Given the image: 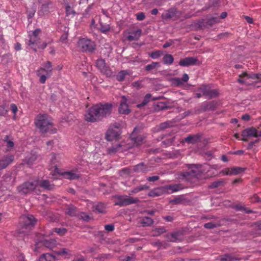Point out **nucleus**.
Instances as JSON below:
<instances>
[{
  "mask_svg": "<svg viewBox=\"0 0 261 261\" xmlns=\"http://www.w3.org/2000/svg\"><path fill=\"white\" fill-rule=\"evenodd\" d=\"M112 105L111 103L97 104L90 108L85 115L87 121L94 122L102 120L111 114Z\"/></svg>",
  "mask_w": 261,
  "mask_h": 261,
  "instance_id": "f257e3e1",
  "label": "nucleus"
},
{
  "mask_svg": "<svg viewBox=\"0 0 261 261\" xmlns=\"http://www.w3.org/2000/svg\"><path fill=\"white\" fill-rule=\"evenodd\" d=\"M36 126L42 133L50 132L55 133L56 129L53 128V123L51 119L46 114H39L35 120Z\"/></svg>",
  "mask_w": 261,
  "mask_h": 261,
  "instance_id": "f03ea898",
  "label": "nucleus"
},
{
  "mask_svg": "<svg viewBox=\"0 0 261 261\" xmlns=\"http://www.w3.org/2000/svg\"><path fill=\"white\" fill-rule=\"evenodd\" d=\"M53 69L51 62L47 61L42 64V67L37 70V75L40 77L39 81L41 83H45L46 79L52 75Z\"/></svg>",
  "mask_w": 261,
  "mask_h": 261,
  "instance_id": "7ed1b4c3",
  "label": "nucleus"
},
{
  "mask_svg": "<svg viewBox=\"0 0 261 261\" xmlns=\"http://www.w3.org/2000/svg\"><path fill=\"white\" fill-rule=\"evenodd\" d=\"M36 219L32 215H24L19 218V224L21 229H26V231L22 230L25 232L32 229L36 224Z\"/></svg>",
  "mask_w": 261,
  "mask_h": 261,
  "instance_id": "20e7f679",
  "label": "nucleus"
},
{
  "mask_svg": "<svg viewBox=\"0 0 261 261\" xmlns=\"http://www.w3.org/2000/svg\"><path fill=\"white\" fill-rule=\"evenodd\" d=\"M189 171L181 172L180 175L182 178L189 179L190 177H194L198 178L201 174L204 171L201 165H189Z\"/></svg>",
  "mask_w": 261,
  "mask_h": 261,
  "instance_id": "39448f33",
  "label": "nucleus"
},
{
  "mask_svg": "<svg viewBox=\"0 0 261 261\" xmlns=\"http://www.w3.org/2000/svg\"><path fill=\"white\" fill-rule=\"evenodd\" d=\"M37 180L34 179L24 182L17 187L19 193L22 194H27L32 191H38Z\"/></svg>",
  "mask_w": 261,
  "mask_h": 261,
  "instance_id": "423d86ee",
  "label": "nucleus"
},
{
  "mask_svg": "<svg viewBox=\"0 0 261 261\" xmlns=\"http://www.w3.org/2000/svg\"><path fill=\"white\" fill-rule=\"evenodd\" d=\"M114 198L115 205L119 206H124L137 203L139 201L137 198H134L127 195H117L115 196Z\"/></svg>",
  "mask_w": 261,
  "mask_h": 261,
  "instance_id": "0eeeda50",
  "label": "nucleus"
},
{
  "mask_svg": "<svg viewBox=\"0 0 261 261\" xmlns=\"http://www.w3.org/2000/svg\"><path fill=\"white\" fill-rule=\"evenodd\" d=\"M80 49L86 53H92L95 49L96 45L94 41L87 38L80 39L77 43Z\"/></svg>",
  "mask_w": 261,
  "mask_h": 261,
  "instance_id": "6e6552de",
  "label": "nucleus"
},
{
  "mask_svg": "<svg viewBox=\"0 0 261 261\" xmlns=\"http://www.w3.org/2000/svg\"><path fill=\"white\" fill-rule=\"evenodd\" d=\"M41 33V30L40 29H35L31 34L28 36L29 39H27L26 43L28 46H31L34 51H37L36 48H34L33 45L39 43L40 40L39 35Z\"/></svg>",
  "mask_w": 261,
  "mask_h": 261,
  "instance_id": "1a4fd4ad",
  "label": "nucleus"
},
{
  "mask_svg": "<svg viewBox=\"0 0 261 261\" xmlns=\"http://www.w3.org/2000/svg\"><path fill=\"white\" fill-rule=\"evenodd\" d=\"M242 136L241 140L247 142L248 141L247 137H253L255 138L261 137V130L258 131L254 127H249L243 130L242 132Z\"/></svg>",
  "mask_w": 261,
  "mask_h": 261,
  "instance_id": "9d476101",
  "label": "nucleus"
},
{
  "mask_svg": "<svg viewBox=\"0 0 261 261\" xmlns=\"http://www.w3.org/2000/svg\"><path fill=\"white\" fill-rule=\"evenodd\" d=\"M198 91L202 93V95L208 99L216 97L218 95V92L217 90L211 89L210 87L207 85L201 86L199 88Z\"/></svg>",
  "mask_w": 261,
  "mask_h": 261,
  "instance_id": "9b49d317",
  "label": "nucleus"
},
{
  "mask_svg": "<svg viewBox=\"0 0 261 261\" xmlns=\"http://www.w3.org/2000/svg\"><path fill=\"white\" fill-rule=\"evenodd\" d=\"M129 100L125 96H122L120 101L118 112L121 114L127 115L131 110L128 106Z\"/></svg>",
  "mask_w": 261,
  "mask_h": 261,
  "instance_id": "f8f14e48",
  "label": "nucleus"
},
{
  "mask_svg": "<svg viewBox=\"0 0 261 261\" xmlns=\"http://www.w3.org/2000/svg\"><path fill=\"white\" fill-rule=\"evenodd\" d=\"M259 80L261 79V74H248L244 72L239 75V78L238 80L239 83L241 84H248L249 82L248 80Z\"/></svg>",
  "mask_w": 261,
  "mask_h": 261,
  "instance_id": "ddd939ff",
  "label": "nucleus"
},
{
  "mask_svg": "<svg viewBox=\"0 0 261 261\" xmlns=\"http://www.w3.org/2000/svg\"><path fill=\"white\" fill-rule=\"evenodd\" d=\"M99 24L100 31L102 33L106 34L110 31L111 29L110 18L108 16L100 17L99 18Z\"/></svg>",
  "mask_w": 261,
  "mask_h": 261,
  "instance_id": "4468645a",
  "label": "nucleus"
},
{
  "mask_svg": "<svg viewBox=\"0 0 261 261\" xmlns=\"http://www.w3.org/2000/svg\"><path fill=\"white\" fill-rule=\"evenodd\" d=\"M184 186L180 184L168 185L162 187L164 193L171 194L182 190Z\"/></svg>",
  "mask_w": 261,
  "mask_h": 261,
  "instance_id": "2eb2a0df",
  "label": "nucleus"
},
{
  "mask_svg": "<svg viewBox=\"0 0 261 261\" xmlns=\"http://www.w3.org/2000/svg\"><path fill=\"white\" fill-rule=\"evenodd\" d=\"M244 169L239 167L226 168L221 171L224 175H236L244 172Z\"/></svg>",
  "mask_w": 261,
  "mask_h": 261,
  "instance_id": "dca6fc26",
  "label": "nucleus"
},
{
  "mask_svg": "<svg viewBox=\"0 0 261 261\" xmlns=\"http://www.w3.org/2000/svg\"><path fill=\"white\" fill-rule=\"evenodd\" d=\"M96 66L101 72L105 74L107 76H110L111 75V71L105 63V61L103 59H100L96 61Z\"/></svg>",
  "mask_w": 261,
  "mask_h": 261,
  "instance_id": "f3484780",
  "label": "nucleus"
},
{
  "mask_svg": "<svg viewBox=\"0 0 261 261\" xmlns=\"http://www.w3.org/2000/svg\"><path fill=\"white\" fill-rule=\"evenodd\" d=\"M219 22V18L215 17L208 19H202L199 22V26L201 29L211 27Z\"/></svg>",
  "mask_w": 261,
  "mask_h": 261,
  "instance_id": "a211bd4d",
  "label": "nucleus"
},
{
  "mask_svg": "<svg viewBox=\"0 0 261 261\" xmlns=\"http://www.w3.org/2000/svg\"><path fill=\"white\" fill-rule=\"evenodd\" d=\"M182 233L180 231H174L167 233L165 235L168 241L172 242H177L181 240Z\"/></svg>",
  "mask_w": 261,
  "mask_h": 261,
  "instance_id": "6ab92c4d",
  "label": "nucleus"
},
{
  "mask_svg": "<svg viewBox=\"0 0 261 261\" xmlns=\"http://www.w3.org/2000/svg\"><path fill=\"white\" fill-rule=\"evenodd\" d=\"M120 135L119 131L116 128L110 127L108 130L106 134V139L108 141H113L116 139Z\"/></svg>",
  "mask_w": 261,
  "mask_h": 261,
  "instance_id": "aec40b11",
  "label": "nucleus"
},
{
  "mask_svg": "<svg viewBox=\"0 0 261 261\" xmlns=\"http://www.w3.org/2000/svg\"><path fill=\"white\" fill-rule=\"evenodd\" d=\"M198 60L193 57H186L181 59L179 62V65L182 66H189L196 64Z\"/></svg>",
  "mask_w": 261,
  "mask_h": 261,
  "instance_id": "412c9836",
  "label": "nucleus"
},
{
  "mask_svg": "<svg viewBox=\"0 0 261 261\" xmlns=\"http://www.w3.org/2000/svg\"><path fill=\"white\" fill-rule=\"evenodd\" d=\"M14 160L12 155H6L0 160V170L6 168Z\"/></svg>",
  "mask_w": 261,
  "mask_h": 261,
  "instance_id": "4be33fe9",
  "label": "nucleus"
},
{
  "mask_svg": "<svg viewBox=\"0 0 261 261\" xmlns=\"http://www.w3.org/2000/svg\"><path fill=\"white\" fill-rule=\"evenodd\" d=\"M37 180V188L38 191H40V188L44 189V190H51L52 189V185L50 184V182L48 180H39L38 179Z\"/></svg>",
  "mask_w": 261,
  "mask_h": 261,
  "instance_id": "5701e85b",
  "label": "nucleus"
},
{
  "mask_svg": "<svg viewBox=\"0 0 261 261\" xmlns=\"http://www.w3.org/2000/svg\"><path fill=\"white\" fill-rule=\"evenodd\" d=\"M39 243H41L45 247L51 249L56 246L57 241L55 239H44L43 240H39V242L37 243V245H39Z\"/></svg>",
  "mask_w": 261,
  "mask_h": 261,
  "instance_id": "b1692460",
  "label": "nucleus"
},
{
  "mask_svg": "<svg viewBox=\"0 0 261 261\" xmlns=\"http://www.w3.org/2000/svg\"><path fill=\"white\" fill-rule=\"evenodd\" d=\"M51 6L52 3L50 1L46 2L42 4L40 9L38 11L39 15L40 16H43L45 14L48 13Z\"/></svg>",
  "mask_w": 261,
  "mask_h": 261,
  "instance_id": "393cba45",
  "label": "nucleus"
},
{
  "mask_svg": "<svg viewBox=\"0 0 261 261\" xmlns=\"http://www.w3.org/2000/svg\"><path fill=\"white\" fill-rule=\"evenodd\" d=\"M142 30L138 29L137 30L130 33L131 34L126 37V39L129 41H137L140 38L142 34Z\"/></svg>",
  "mask_w": 261,
  "mask_h": 261,
  "instance_id": "a878e982",
  "label": "nucleus"
},
{
  "mask_svg": "<svg viewBox=\"0 0 261 261\" xmlns=\"http://www.w3.org/2000/svg\"><path fill=\"white\" fill-rule=\"evenodd\" d=\"M136 129V128H135L134 130V132L131 134L130 137L136 146H139L143 143L144 137L141 135L138 136L136 137L134 133Z\"/></svg>",
  "mask_w": 261,
  "mask_h": 261,
  "instance_id": "bb28decb",
  "label": "nucleus"
},
{
  "mask_svg": "<svg viewBox=\"0 0 261 261\" xmlns=\"http://www.w3.org/2000/svg\"><path fill=\"white\" fill-rule=\"evenodd\" d=\"M66 214L70 217L76 216L77 214V210L76 207L73 205H68L65 210Z\"/></svg>",
  "mask_w": 261,
  "mask_h": 261,
  "instance_id": "cd10ccee",
  "label": "nucleus"
},
{
  "mask_svg": "<svg viewBox=\"0 0 261 261\" xmlns=\"http://www.w3.org/2000/svg\"><path fill=\"white\" fill-rule=\"evenodd\" d=\"M217 259H220L221 261H234L239 260V258L231 254H225L222 256H218Z\"/></svg>",
  "mask_w": 261,
  "mask_h": 261,
  "instance_id": "c85d7f7f",
  "label": "nucleus"
},
{
  "mask_svg": "<svg viewBox=\"0 0 261 261\" xmlns=\"http://www.w3.org/2000/svg\"><path fill=\"white\" fill-rule=\"evenodd\" d=\"M199 139V137L197 135H189L185 138L184 141L188 143L194 144L196 143Z\"/></svg>",
  "mask_w": 261,
  "mask_h": 261,
  "instance_id": "c756f323",
  "label": "nucleus"
},
{
  "mask_svg": "<svg viewBox=\"0 0 261 261\" xmlns=\"http://www.w3.org/2000/svg\"><path fill=\"white\" fill-rule=\"evenodd\" d=\"M185 198L184 195H180L175 197L174 199L170 201V203L172 204H179L184 203Z\"/></svg>",
  "mask_w": 261,
  "mask_h": 261,
  "instance_id": "7c9ffc66",
  "label": "nucleus"
},
{
  "mask_svg": "<svg viewBox=\"0 0 261 261\" xmlns=\"http://www.w3.org/2000/svg\"><path fill=\"white\" fill-rule=\"evenodd\" d=\"M163 193H164V192L162 189V187H161L150 191L148 193V195L150 197H156L160 196Z\"/></svg>",
  "mask_w": 261,
  "mask_h": 261,
  "instance_id": "2f4dec72",
  "label": "nucleus"
},
{
  "mask_svg": "<svg viewBox=\"0 0 261 261\" xmlns=\"http://www.w3.org/2000/svg\"><path fill=\"white\" fill-rule=\"evenodd\" d=\"M166 231L167 230L164 227H163V226L159 227L156 228L154 230H153L152 235L154 237H157V236L161 235V234H163V233L166 232Z\"/></svg>",
  "mask_w": 261,
  "mask_h": 261,
  "instance_id": "473e14b6",
  "label": "nucleus"
},
{
  "mask_svg": "<svg viewBox=\"0 0 261 261\" xmlns=\"http://www.w3.org/2000/svg\"><path fill=\"white\" fill-rule=\"evenodd\" d=\"M225 183V181L224 179H219L218 180L215 181L213 182L208 187L210 189L216 188H218L221 186H223L224 185Z\"/></svg>",
  "mask_w": 261,
  "mask_h": 261,
  "instance_id": "72a5a7b5",
  "label": "nucleus"
},
{
  "mask_svg": "<svg viewBox=\"0 0 261 261\" xmlns=\"http://www.w3.org/2000/svg\"><path fill=\"white\" fill-rule=\"evenodd\" d=\"M134 170L137 172H145L147 171L144 163H141L136 165L134 167Z\"/></svg>",
  "mask_w": 261,
  "mask_h": 261,
  "instance_id": "f704fd0d",
  "label": "nucleus"
},
{
  "mask_svg": "<svg viewBox=\"0 0 261 261\" xmlns=\"http://www.w3.org/2000/svg\"><path fill=\"white\" fill-rule=\"evenodd\" d=\"M128 74V72L126 70H121L116 75V79L119 82H122L125 79L126 76Z\"/></svg>",
  "mask_w": 261,
  "mask_h": 261,
  "instance_id": "c9c22d12",
  "label": "nucleus"
},
{
  "mask_svg": "<svg viewBox=\"0 0 261 261\" xmlns=\"http://www.w3.org/2000/svg\"><path fill=\"white\" fill-rule=\"evenodd\" d=\"M172 126V122L171 121H166L161 123L157 126L158 130L161 131L164 130L166 128H169Z\"/></svg>",
  "mask_w": 261,
  "mask_h": 261,
  "instance_id": "e433bc0d",
  "label": "nucleus"
},
{
  "mask_svg": "<svg viewBox=\"0 0 261 261\" xmlns=\"http://www.w3.org/2000/svg\"><path fill=\"white\" fill-rule=\"evenodd\" d=\"M63 175L65 178L70 180L76 179L79 177L78 175L72 172H65Z\"/></svg>",
  "mask_w": 261,
  "mask_h": 261,
  "instance_id": "4c0bfd02",
  "label": "nucleus"
},
{
  "mask_svg": "<svg viewBox=\"0 0 261 261\" xmlns=\"http://www.w3.org/2000/svg\"><path fill=\"white\" fill-rule=\"evenodd\" d=\"M163 61L164 64L171 65L174 61L173 56L170 54H166L163 58Z\"/></svg>",
  "mask_w": 261,
  "mask_h": 261,
  "instance_id": "58836bf2",
  "label": "nucleus"
},
{
  "mask_svg": "<svg viewBox=\"0 0 261 261\" xmlns=\"http://www.w3.org/2000/svg\"><path fill=\"white\" fill-rule=\"evenodd\" d=\"M151 98V95L150 94H147L145 96L142 102L141 103L137 105V107L140 108L145 106L148 103L149 101H150Z\"/></svg>",
  "mask_w": 261,
  "mask_h": 261,
  "instance_id": "ea45409f",
  "label": "nucleus"
},
{
  "mask_svg": "<svg viewBox=\"0 0 261 261\" xmlns=\"http://www.w3.org/2000/svg\"><path fill=\"white\" fill-rule=\"evenodd\" d=\"M160 67V64L158 62H152L150 64H148L145 66V70L150 71L153 69H156Z\"/></svg>",
  "mask_w": 261,
  "mask_h": 261,
  "instance_id": "a19ab883",
  "label": "nucleus"
},
{
  "mask_svg": "<svg viewBox=\"0 0 261 261\" xmlns=\"http://www.w3.org/2000/svg\"><path fill=\"white\" fill-rule=\"evenodd\" d=\"M4 141L6 143V146L8 150H10L14 146V142L9 139V136H6L4 139Z\"/></svg>",
  "mask_w": 261,
  "mask_h": 261,
  "instance_id": "79ce46f5",
  "label": "nucleus"
},
{
  "mask_svg": "<svg viewBox=\"0 0 261 261\" xmlns=\"http://www.w3.org/2000/svg\"><path fill=\"white\" fill-rule=\"evenodd\" d=\"M149 188L148 186L146 185H140L131 190V193L136 194L140 191L147 190Z\"/></svg>",
  "mask_w": 261,
  "mask_h": 261,
  "instance_id": "37998d69",
  "label": "nucleus"
},
{
  "mask_svg": "<svg viewBox=\"0 0 261 261\" xmlns=\"http://www.w3.org/2000/svg\"><path fill=\"white\" fill-rule=\"evenodd\" d=\"M93 208H94V210L99 213H103L105 210V204L102 203H98L96 204L93 206Z\"/></svg>",
  "mask_w": 261,
  "mask_h": 261,
  "instance_id": "c03bdc74",
  "label": "nucleus"
},
{
  "mask_svg": "<svg viewBox=\"0 0 261 261\" xmlns=\"http://www.w3.org/2000/svg\"><path fill=\"white\" fill-rule=\"evenodd\" d=\"M121 148V145H120L119 144H117L115 146H112L111 147L108 148V152L110 154H113L119 151L120 150Z\"/></svg>",
  "mask_w": 261,
  "mask_h": 261,
  "instance_id": "a18cd8bd",
  "label": "nucleus"
},
{
  "mask_svg": "<svg viewBox=\"0 0 261 261\" xmlns=\"http://www.w3.org/2000/svg\"><path fill=\"white\" fill-rule=\"evenodd\" d=\"M174 15V13L172 10H169L162 15V17L164 19L171 18Z\"/></svg>",
  "mask_w": 261,
  "mask_h": 261,
  "instance_id": "49530a36",
  "label": "nucleus"
},
{
  "mask_svg": "<svg viewBox=\"0 0 261 261\" xmlns=\"http://www.w3.org/2000/svg\"><path fill=\"white\" fill-rule=\"evenodd\" d=\"M153 222V220L148 217H144L141 220V223L143 226H150Z\"/></svg>",
  "mask_w": 261,
  "mask_h": 261,
  "instance_id": "de8ad7c7",
  "label": "nucleus"
},
{
  "mask_svg": "<svg viewBox=\"0 0 261 261\" xmlns=\"http://www.w3.org/2000/svg\"><path fill=\"white\" fill-rule=\"evenodd\" d=\"M69 252V250L68 249L65 248H61L58 251H56V254L61 256L69 255L70 253Z\"/></svg>",
  "mask_w": 261,
  "mask_h": 261,
  "instance_id": "09e8293b",
  "label": "nucleus"
},
{
  "mask_svg": "<svg viewBox=\"0 0 261 261\" xmlns=\"http://www.w3.org/2000/svg\"><path fill=\"white\" fill-rule=\"evenodd\" d=\"M162 55V51L161 50H156L152 52L150 55V57L152 59H155L159 58Z\"/></svg>",
  "mask_w": 261,
  "mask_h": 261,
  "instance_id": "8fccbe9b",
  "label": "nucleus"
},
{
  "mask_svg": "<svg viewBox=\"0 0 261 261\" xmlns=\"http://www.w3.org/2000/svg\"><path fill=\"white\" fill-rule=\"evenodd\" d=\"M54 231L60 236H64L67 232V229L65 228H55Z\"/></svg>",
  "mask_w": 261,
  "mask_h": 261,
  "instance_id": "3c124183",
  "label": "nucleus"
},
{
  "mask_svg": "<svg viewBox=\"0 0 261 261\" xmlns=\"http://www.w3.org/2000/svg\"><path fill=\"white\" fill-rule=\"evenodd\" d=\"M236 209L238 211H245L248 214H249V213H251L252 212L251 210H247L246 207H245L244 206H243L241 205H236Z\"/></svg>",
  "mask_w": 261,
  "mask_h": 261,
  "instance_id": "603ef678",
  "label": "nucleus"
},
{
  "mask_svg": "<svg viewBox=\"0 0 261 261\" xmlns=\"http://www.w3.org/2000/svg\"><path fill=\"white\" fill-rule=\"evenodd\" d=\"M45 261H54L55 258L54 256L49 253H45L43 254Z\"/></svg>",
  "mask_w": 261,
  "mask_h": 261,
  "instance_id": "864d4df0",
  "label": "nucleus"
},
{
  "mask_svg": "<svg viewBox=\"0 0 261 261\" xmlns=\"http://www.w3.org/2000/svg\"><path fill=\"white\" fill-rule=\"evenodd\" d=\"M136 19L139 21L143 20L145 18V14L143 12H140L136 14Z\"/></svg>",
  "mask_w": 261,
  "mask_h": 261,
  "instance_id": "5fc2aeb1",
  "label": "nucleus"
},
{
  "mask_svg": "<svg viewBox=\"0 0 261 261\" xmlns=\"http://www.w3.org/2000/svg\"><path fill=\"white\" fill-rule=\"evenodd\" d=\"M217 224L213 222H208L204 224V227L207 229H212L217 226Z\"/></svg>",
  "mask_w": 261,
  "mask_h": 261,
  "instance_id": "6e6d98bb",
  "label": "nucleus"
},
{
  "mask_svg": "<svg viewBox=\"0 0 261 261\" xmlns=\"http://www.w3.org/2000/svg\"><path fill=\"white\" fill-rule=\"evenodd\" d=\"M36 159L37 155L35 154L31 155L30 157L26 159L29 164H33L34 162V161L36 160Z\"/></svg>",
  "mask_w": 261,
  "mask_h": 261,
  "instance_id": "4d7b16f0",
  "label": "nucleus"
},
{
  "mask_svg": "<svg viewBox=\"0 0 261 261\" xmlns=\"http://www.w3.org/2000/svg\"><path fill=\"white\" fill-rule=\"evenodd\" d=\"M79 217L84 221H88L90 219L89 215L85 213H81Z\"/></svg>",
  "mask_w": 261,
  "mask_h": 261,
  "instance_id": "13d9d810",
  "label": "nucleus"
},
{
  "mask_svg": "<svg viewBox=\"0 0 261 261\" xmlns=\"http://www.w3.org/2000/svg\"><path fill=\"white\" fill-rule=\"evenodd\" d=\"M132 86L137 89L141 88L142 86L141 85V82L140 81L134 82L132 83Z\"/></svg>",
  "mask_w": 261,
  "mask_h": 261,
  "instance_id": "bf43d9fd",
  "label": "nucleus"
},
{
  "mask_svg": "<svg viewBox=\"0 0 261 261\" xmlns=\"http://www.w3.org/2000/svg\"><path fill=\"white\" fill-rule=\"evenodd\" d=\"M8 111L4 106H0V116H4L7 113Z\"/></svg>",
  "mask_w": 261,
  "mask_h": 261,
  "instance_id": "052dcab7",
  "label": "nucleus"
},
{
  "mask_svg": "<svg viewBox=\"0 0 261 261\" xmlns=\"http://www.w3.org/2000/svg\"><path fill=\"white\" fill-rule=\"evenodd\" d=\"M105 229L109 232L112 231L114 230V226L112 224L106 225Z\"/></svg>",
  "mask_w": 261,
  "mask_h": 261,
  "instance_id": "680f3d73",
  "label": "nucleus"
},
{
  "mask_svg": "<svg viewBox=\"0 0 261 261\" xmlns=\"http://www.w3.org/2000/svg\"><path fill=\"white\" fill-rule=\"evenodd\" d=\"M173 81L174 82V83L178 86L182 85L184 84L181 79L179 78L175 77L173 79Z\"/></svg>",
  "mask_w": 261,
  "mask_h": 261,
  "instance_id": "e2e57ef3",
  "label": "nucleus"
},
{
  "mask_svg": "<svg viewBox=\"0 0 261 261\" xmlns=\"http://www.w3.org/2000/svg\"><path fill=\"white\" fill-rule=\"evenodd\" d=\"M159 176H153L148 177L147 178V180L150 182H153V181L159 180Z\"/></svg>",
  "mask_w": 261,
  "mask_h": 261,
  "instance_id": "0e129e2a",
  "label": "nucleus"
},
{
  "mask_svg": "<svg viewBox=\"0 0 261 261\" xmlns=\"http://www.w3.org/2000/svg\"><path fill=\"white\" fill-rule=\"evenodd\" d=\"M10 108L13 113L15 115L18 110L16 105L12 103L10 105Z\"/></svg>",
  "mask_w": 261,
  "mask_h": 261,
  "instance_id": "69168bd1",
  "label": "nucleus"
},
{
  "mask_svg": "<svg viewBox=\"0 0 261 261\" xmlns=\"http://www.w3.org/2000/svg\"><path fill=\"white\" fill-rule=\"evenodd\" d=\"M260 201L259 198L257 195H254L250 198V201L254 203Z\"/></svg>",
  "mask_w": 261,
  "mask_h": 261,
  "instance_id": "338daca9",
  "label": "nucleus"
},
{
  "mask_svg": "<svg viewBox=\"0 0 261 261\" xmlns=\"http://www.w3.org/2000/svg\"><path fill=\"white\" fill-rule=\"evenodd\" d=\"M189 77L187 73H184L183 74L182 77L181 79V80H182V82L184 83L187 82L189 80Z\"/></svg>",
  "mask_w": 261,
  "mask_h": 261,
  "instance_id": "774afa93",
  "label": "nucleus"
}]
</instances>
